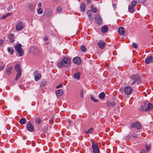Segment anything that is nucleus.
<instances>
[{
    "instance_id": "62",
    "label": "nucleus",
    "mask_w": 153,
    "mask_h": 153,
    "mask_svg": "<svg viewBox=\"0 0 153 153\" xmlns=\"http://www.w3.org/2000/svg\"><path fill=\"white\" fill-rule=\"evenodd\" d=\"M27 138V137L26 136H24L23 137V138L24 140H25Z\"/></svg>"
},
{
    "instance_id": "64",
    "label": "nucleus",
    "mask_w": 153,
    "mask_h": 153,
    "mask_svg": "<svg viewBox=\"0 0 153 153\" xmlns=\"http://www.w3.org/2000/svg\"><path fill=\"white\" fill-rule=\"evenodd\" d=\"M113 6L114 8L116 7V5L115 4H113Z\"/></svg>"
},
{
    "instance_id": "30",
    "label": "nucleus",
    "mask_w": 153,
    "mask_h": 153,
    "mask_svg": "<svg viewBox=\"0 0 153 153\" xmlns=\"http://www.w3.org/2000/svg\"><path fill=\"white\" fill-rule=\"evenodd\" d=\"M105 94L104 92H101L99 95V97L102 99H104L105 97Z\"/></svg>"
},
{
    "instance_id": "12",
    "label": "nucleus",
    "mask_w": 153,
    "mask_h": 153,
    "mask_svg": "<svg viewBox=\"0 0 153 153\" xmlns=\"http://www.w3.org/2000/svg\"><path fill=\"white\" fill-rule=\"evenodd\" d=\"M105 45V42L102 40H100L98 43V45L100 49H103Z\"/></svg>"
},
{
    "instance_id": "9",
    "label": "nucleus",
    "mask_w": 153,
    "mask_h": 153,
    "mask_svg": "<svg viewBox=\"0 0 153 153\" xmlns=\"http://www.w3.org/2000/svg\"><path fill=\"white\" fill-rule=\"evenodd\" d=\"M27 128L28 131L30 132L33 131L34 130V127L30 122H28L27 124Z\"/></svg>"
},
{
    "instance_id": "48",
    "label": "nucleus",
    "mask_w": 153,
    "mask_h": 153,
    "mask_svg": "<svg viewBox=\"0 0 153 153\" xmlns=\"http://www.w3.org/2000/svg\"><path fill=\"white\" fill-rule=\"evenodd\" d=\"M63 86V85L62 83H60L59 85H57L56 86V88H60L62 87Z\"/></svg>"
},
{
    "instance_id": "38",
    "label": "nucleus",
    "mask_w": 153,
    "mask_h": 153,
    "mask_svg": "<svg viewBox=\"0 0 153 153\" xmlns=\"http://www.w3.org/2000/svg\"><path fill=\"white\" fill-rule=\"evenodd\" d=\"M137 4V2L135 1H132L131 3V5L133 7H134Z\"/></svg>"
},
{
    "instance_id": "23",
    "label": "nucleus",
    "mask_w": 153,
    "mask_h": 153,
    "mask_svg": "<svg viewBox=\"0 0 153 153\" xmlns=\"http://www.w3.org/2000/svg\"><path fill=\"white\" fill-rule=\"evenodd\" d=\"M108 29V27L106 25H104L102 27V33H104L106 32Z\"/></svg>"
},
{
    "instance_id": "1",
    "label": "nucleus",
    "mask_w": 153,
    "mask_h": 153,
    "mask_svg": "<svg viewBox=\"0 0 153 153\" xmlns=\"http://www.w3.org/2000/svg\"><path fill=\"white\" fill-rule=\"evenodd\" d=\"M71 60L67 57L63 58L60 61L57 63V66L59 68H62L63 67H67L70 64Z\"/></svg>"
},
{
    "instance_id": "7",
    "label": "nucleus",
    "mask_w": 153,
    "mask_h": 153,
    "mask_svg": "<svg viewBox=\"0 0 153 153\" xmlns=\"http://www.w3.org/2000/svg\"><path fill=\"white\" fill-rule=\"evenodd\" d=\"M125 93L127 95H130L133 91L132 88L130 86L126 87L124 89Z\"/></svg>"
},
{
    "instance_id": "41",
    "label": "nucleus",
    "mask_w": 153,
    "mask_h": 153,
    "mask_svg": "<svg viewBox=\"0 0 153 153\" xmlns=\"http://www.w3.org/2000/svg\"><path fill=\"white\" fill-rule=\"evenodd\" d=\"M91 100L94 102H98V100H95V98L92 95L90 96Z\"/></svg>"
},
{
    "instance_id": "37",
    "label": "nucleus",
    "mask_w": 153,
    "mask_h": 153,
    "mask_svg": "<svg viewBox=\"0 0 153 153\" xmlns=\"http://www.w3.org/2000/svg\"><path fill=\"white\" fill-rule=\"evenodd\" d=\"M56 10L59 13H61L62 11V8L60 6H58L56 8Z\"/></svg>"
},
{
    "instance_id": "58",
    "label": "nucleus",
    "mask_w": 153,
    "mask_h": 153,
    "mask_svg": "<svg viewBox=\"0 0 153 153\" xmlns=\"http://www.w3.org/2000/svg\"><path fill=\"white\" fill-rule=\"evenodd\" d=\"M11 13H7V14H6V15L7 16H10L11 14Z\"/></svg>"
},
{
    "instance_id": "34",
    "label": "nucleus",
    "mask_w": 153,
    "mask_h": 153,
    "mask_svg": "<svg viewBox=\"0 0 153 153\" xmlns=\"http://www.w3.org/2000/svg\"><path fill=\"white\" fill-rule=\"evenodd\" d=\"M93 131V128H91L88 129L87 131H84V133L86 134H91L92 133Z\"/></svg>"
},
{
    "instance_id": "17",
    "label": "nucleus",
    "mask_w": 153,
    "mask_h": 153,
    "mask_svg": "<svg viewBox=\"0 0 153 153\" xmlns=\"http://www.w3.org/2000/svg\"><path fill=\"white\" fill-rule=\"evenodd\" d=\"M147 108H146V109H145V111H151L153 108V106L152 105L151 103H147Z\"/></svg>"
},
{
    "instance_id": "29",
    "label": "nucleus",
    "mask_w": 153,
    "mask_h": 153,
    "mask_svg": "<svg viewBox=\"0 0 153 153\" xmlns=\"http://www.w3.org/2000/svg\"><path fill=\"white\" fill-rule=\"evenodd\" d=\"M41 121V120L39 117H38L35 118V122L38 124H39L40 123Z\"/></svg>"
},
{
    "instance_id": "27",
    "label": "nucleus",
    "mask_w": 153,
    "mask_h": 153,
    "mask_svg": "<svg viewBox=\"0 0 153 153\" xmlns=\"http://www.w3.org/2000/svg\"><path fill=\"white\" fill-rule=\"evenodd\" d=\"M21 46L22 45L21 44H19L18 45H15L14 48L16 51L22 49Z\"/></svg>"
},
{
    "instance_id": "3",
    "label": "nucleus",
    "mask_w": 153,
    "mask_h": 153,
    "mask_svg": "<svg viewBox=\"0 0 153 153\" xmlns=\"http://www.w3.org/2000/svg\"><path fill=\"white\" fill-rule=\"evenodd\" d=\"M29 51L30 53H34L36 55H38L40 53L39 49L35 46H33L30 48Z\"/></svg>"
},
{
    "instance_id": "5",
    "label": "nucleus",
    "mask_w": 153,
    "mask_h": 153,
    "mask_svg": "<svg viewBox=\"0 0 153 153\" xmlns=\"http://www.w3.org/2000/svg\"><path fill=\"white\" fill-rule=\"evenodd\" d=\"M130 126L131 128H136L138 129H140L141 127V124L138 122L132 123L131 124Z\"/></svg>"
},
{
    "instance_id": "35",
    "label": "nucleus",
    "mask_w": 153,
    "mask_h": 153,
    "mask_svg": "<svg viewBox=\"0 0 153 153\" xmlns=\"http://www.w3.org/2000/svg\"><path fill=\"white\" fill-rule=\"evenodd\" d=\"M46 83L47 82L46 81V80H44L41 82L40 85L41 86L43 87L45 86Z\"/></svg>"
},
{
    "instance_id": "33",
    "label": "nucleus",
    "mask_w": 153,
    "mask_h": 153,
    "mask_svg": "<svg viewBox=\"0 0 153 153\" xmlns=\"http://www.w3.org/2000/svg\"><path fill=\"white\" fill-rule=\"evenodd\" d=\"M9 53H10L11 54H12L13 52H14V51L13 49L12 48L9 47L7 49Z\"/></svg>"
},
{
    "instance_id": "15",
    "label": "nucleus",
    "mask_w": 153,
    "mask_h": 153,
    "mask_svg": "<svg viewBox=\"0 0 153 153\" xmlns=\"http://www.w3.org/2000/svg\"><path fill=\"white\" fill-rule=\"evenodd\" d=\"M55 93L57 96L60 97L63 94L64 91L63 90L60 89L56 90Z\"/></svg>"
},
{
    "instance_id": "53",
    "label": "nucleus",
    "mask_w": 153,
    "mask_h": 153,
    "mask_svg": "<svg viewBox=\"0 0 153 153\" xmlns=\"http://www.w3.org/2000/svg\"><path fill=\"white\" fill-rule=\"evenodd\" d=\"M4 43V41L3 40L1 39L0 40V44L1 45L3 44Z\"/></svg>"
},
{
    "instance_id": "4",
    "label": "nucleus",
    "mask_w": 153,
    "mask_h": 153,
    "mask_svg": "<svg viewBox=\"0 0 153 153\" xmlns=\"http://www.w3.org/2000/svg\"><path fill=\"white\" fill-rule=\"evenodd\" d=\"M92 147L93 153H100V149L96 143H93L92 145Z\"/></svg>"
},
{
    "instance_id": "18",
    "label": "nucleus",
    "mask_w": 153,
    "mask_h": 153,
    "mask_svg": "<svg viewBox=\"0 0 153 153\" xmlns=\"http://www.w3.org/2000/svg\"><path fill=\"white\" fill-rule=\"evenodd\" d=\"M107 105L108 107H114L116 105V104L114 102L108 101L107 102Z\"/></svg>"
},
{
    "instance_id": "57",
    "label": "nucleus",
    "mask_w": 153,
    "mask_h": 153,
    "mask_svg": "<svg viewBox=\"0 0 153 153\" xmlns=\"http://www.w3.org/2000/svg\"><path fill=\"white\" fill-rule=\"evenodd\" d=\"M38 6L40 8L41 7V6H42V4L41 3H39L38 4Z\"/></svg>"
},
{
    "instance_id": "36",
    "label": "nucleus",
    "mask_w": 153,
    "mask_h": 153,
    "mask_svg": "<svg viewBox=\"0 0 153 153\" xmlns=\"http://www.w3.org/2000/svg\"><path fill=\"white\" fill-rule=\"evenodd\" d=\"M80 49L81 51L83 52H85L87 50L86 47L83 45H82L81 46Z\"/></svg>"
},
{
    "instance_id": "6",
    "label": "nucleus",
    "mask_w": 153,
    "mask_h": 153,
    "mask_svg": "<svg viewBox=\"0 0 153 153\" xmlns=\"http://www.w3.org/2000/svg\"><path fill=\"white\" fill-rule=\"evenodd\" d=\"M25 26V24L22 22H20L17 23L16 26V30L17 31L22 30Z\"/></svg>"
},
{
    "instance_id": "39",
    "label": "nucleus",
    "mask_w": 153,
    "mask_h": 153,
    "mask_svg": "<svg viewBox=\"0 0 153 153\" xmlns=\"http://www.w3.org/2000/svg\"><path fill=\"white\" fill-rule=\"evenodd\" d=\"M48 127L47 126H45V127L42 129V131L44 133L46 132L48 130Z\"/></svg>"
},
{
    "instance_id": "56",
    "label": "nucleus",
    "mask_w": 153,
    "mask_h": 153,
    "mask_svg": "<svg viewBox=\"0 0 153 153\" xmlns=\"http://www.w3.org/2000/svg\"><path fill=\"white\" fill-rule=\"evenodd\" d=\"M136 82V81H135L133 80V81H132L131 83V85H135V84Z\"/></svg>"
},
{
    "instance_id": "55",
    "label": "nucleus",
    "mask_w": 153,
    "mask_h": 153,
    "mask_svg": "<svg viewBox=\"0 0 153 153\" xmlns=\"http://www.w3.org/2000/svg\"><path fill=\"white\" fill-rule=\"evenodd\" d=\"M92 10L94 13H96L97 12V9L96 8L92 9Z\"/></svg>"
},
{
    "instance_id": "28",
    "label": "nucleus",
    "mask_w": 153,
    "mask_h": 153,
    "mask_svg": "<svg viewBox=\"0 0 153 153\" xmlns=\"http://www.w3.org/2000/svg\"><path fill=\"white\" fill-rule=\"evenodd\" d=\"M26 119L24 118H21L19 121V123L22 124H25L26 123Z\"/></svg>"
},
{
    "instance_id": "40",
    "label": "nucleus",
    "mask_w": 153,
    "mask_h": 153,
    "mask_svg": "<svg viewBox=\"0 0 153 153\" xmlns=\"http://www.w3.org/2000/svg\"><path fill=\"white\" fill-rule=\"evenodd\" d=\"M28 7L31 10H33L34 9V6L33 4H29Z\"/></svg>"
},
{
    "instance_id": "20",
    "label": "nucleus",
    "mask_w": 153,
    "mask_h": 153,
    "mask_svg": "<svg viewBox=\"0 0 153 153\" xmlns=\"http://www.w3.org/2000/svg\"><path fill=\"white\" fill-rule=\"evenodd\" d=\"M125 29L124 27H120L118 30V33L119 34L123 35L124 33Z\"/></svg>"
},
{
    "instance_id": "19",
    "label": "nucleus",
    "mask_w": 153,
    "mask_h": 153,
    "mask_svg": "<svg viewBox=\"0 0 153 153\" xmlns=\"http://www.w3.org/2000/svg\"><path fill=\"white\" fill-rule=\"evenodd\" d=\"M8 37L10 40V43H12L14 41V35L13 34L10 33L9 34Z\"/></svg>"
},
{
    "instance_id": "60",
    "label": "nucleus",
    "mask_w": 153,
    "mask_h": 153,
    "mask_svg": "<svg viewBox=\"0 0 153 153\" xmlns=\"http://www.w3.org/2000/svg\"><path fill=\"white\" fill-rule=\"evenodd\" d=\"M49 122L50 124H53V121L52 120H50Z\"/></svg>"
},
{
    "instance_id": "16",
    "label": "nucleus",
    "mask_w": 153,
    "mask_h": 153,
    "mask_svg": "<svg viewBox=\"0 0 153 153\" xmlns=\"http://www.w3.org/2000/svg\"><path fill=\"white\" fill-rule=\"evenodd\" d=\"M147 105V102H143L140 106V109L141 110L145 111Z\"/></svg>"
},
{
    "instance_id": "10",
    "label": "nucleus",
    "mask_w": 153,
    "mask_h": 153,
    "mask_svg": "<svg viewBox=\"0 0 153 153\" xmlns=\"http://www.w3.org/2000/svg\"><path fill=\"white\" fill-rule=\"evenodd\" d=\"M94 18L98 24L101 25L102 24V19L99 14H96Z\"/></svg>"
},
{
    "instance_id": "54",
    "label": "nucleus",
    "mask_w": 153,
    "mask_h": 153,
    "mask_svg": "<svg viewBox=\"0 0 153 153\" xmlns=\"http://www.w3.org/2000/svg\"><path fill=\"white\" fill-rule=\"evenodd\" d=\"M44 39L46 41H47L48 40V37L47 36H45L44 38Z\"/></svg>"
},
{
    "instance_id": "63",
    "label": "nucleus",
    "mask_w": 153,
    "mask_h": 153,
    "mask_svg": "<svg viewBox=\"0 0 153 153\" xmlns=\"http://www.w3.org/2000/svg\"><path fill=\"white\" fill-rule=\"evenodd\" d=\"M88 17L90 20H92V18L91 17L88 16Z\"/></svg>"
},
{
    "instance_id": "25",
    "label": "nucleus",
    "mask_w": 153,
    "mask_h": 153,
    "mask_svg": "<svg viewBox=\"0 0 153 153\" xmlns=\"http://www.w3.org/2000/svg\"><path fill=\"white\" fill-rule=\"evenodd\" d=\"M52 11L51 10L48 9L46 10L45 11V14L48 16H50L52 14Z\"/></svg>"
},
{
    "instance_id": "13",
    "label": "nucleus",
    "mask_w": 153,
    "mask_h": 153,
    "mask_svg": "<svg viewBox=\"0 0 153 153\" xmlns=\"http://www.w3.org/2000/svg\"><path fill=\"white\" fill-rule=\"evenodd\" d=\"M73 62L76 64H79L81 62V60L80 57L76 56L73 59Z\"/></svg>"
},
{
    "instance_id": "32",
    "label": "nucleus",
    "mask_w": 153,
    "mask_h": 153,
    "mask_svg": "<svg viewBox=\"0 0 153 153\" xmlns=\"http://www.w3.org/2000/svg\"><path fill=\"white\" fill-rule=\"evenodd\" d=\"M16 51L19 53V56H22L24 53V51L22 49Z\"/></svg>"
},
{
    "instance_id": "45",
    "label": "nucleus",
    "mask_w": 153,
    "mask_h": 153,
    "mask_svg": "<svg viewBox=\"0 0 153 153\" xmlns=\"http://www.w3.org/2000/svg\"><path fill=\"white\" fill-rule=\"evenodd\" d=\"M132 46L135 48H137L138 47L137 44L135 43H133L132 44Z\"/></svg>"
},
{
    "instance_id": "51",
    "label": "nucleus",
    "mask_w": 153,
    "mask_h": 153,
    "mask_svg": "<svg viewBox=\"0 0 153 153\" xmlns=\"http://www.w3.org/2000/svg\"><path fill=\"white\" fill-rule=\"evenodd\" d=\"M13 8V6L12 5H10L9 7L7 8V10L8 11H9Z\"/></svg>"
},
{
    "instance_id": "24",
    "label": "nucleus",
    "mask_w": 153,
    "mask_h": 153,
    "mask_svg": "<svg viewBox=\"0 0 153 153\" xmlns=\"http://www.w3.org/2000/svg\"><path fill=\"white\" fill-rule=\"evenodd\" d=\"M12 69V67L10 66L8 67L6 70V73L8 75H9L11 74V71Z\"/></svg>"
},
{
    "instance_id": "43",
    "label": "nucleus",
    "mask_w": 153,
    "mask_h": 153,
    "mask_svg": "<svg viewBox=\"0 0 153 153\" xmlns=\"http://www.w3.org/2000/svg\"><path fill=\"white\" fill-rule=\"evenodd\" d=\"M37 13L38 14H42L43 13V11L41 8H39L37 10Z\"/></svg>"
},
{
    "instance_id": "26",
    "label": "nucleus",
    "mask_w": 153,
    "mask_h": 153,
    "mask_svg": "<svg viewBox=\"0 0 153 153\" xmlns=\"http://www.w3.org/2000/svg\"><path fill=\"white\" fill-rule=\"evenodd\" d=\"M128 10L131 13H133L134 11V7L131 6H129L128 7Z\"/></svg>"
},
{
    "instance_id": "59",
    "label": "nucleus",
    "mask_w": 153,
    "mask_h": 153,
    "mask_svg": "<svg viewBox=\"0 0 153 153\" xmlns=\"http://www.w3.org/2000/svg\"><path fill=\"white\" fill-rule=\"evenodd\" d=\"M95 8L94 7V5H92L91 6V10H92V9Z\"/></svg>"
},
{
    "instance_id": "21",
    "label": "nucleus",
    "mask_w": 153,
    "mask_h": 153,
    "mask_svg": "<svg viewBox=\"0 0 153 153\" xmlns=\"http://www.w3.org/2000/svg\"><path fill=\"white\" fill-rule=\"evenodd\" d=\"M80 72H77L76 73H75L74 74V77L75 79L77 80H79L80 79Z\"/></svg>"
},
{
    "instance_id": "2",
    "label": "nucleus",
    "mask_w": 153,
    "mask_h": 153,
    "mask_svg": "<svg viewBox=\"0 0 153 153\" xmlns=\"http://www.w3.org/2000/svg\"><path fill=\"white\" fill-rule=\"evenodd\" d=\"M15 69L16 71L17 72L15 78V80L16 81L18 80L21 74L22 71L20 69V65L19 64H16Z\"/></svg>"
},
{
    "instance_id": "42",
    "label": "nucleus",
    "mask_w": 153,
    "mask_h": 153,
    "mask_svg": "<svg viewBox=\"0 0 153 153\" xmlns=\"http://www.w3.org/2000/svg\"><path fill=\"white\" fill-rule=\"evenodd\" d=\"M87 14L88 16L91 17L92 15V12L91 11L89 10L87 11Z\"/></svg>"
},
{
    "instance_id": "61",
    "label": "nucleus",
    "mask_w": 153,
    "mask_h": 153,
    "mask_svg": "<svg viewBox=\"0 0 153 153\" xmlns=\"http://www.w3.org/2000/svg\"><path fill=\"white\" fill-rule=\"evenodd\" d=\"M92 0H86V1L88 3H90Z\"/></svg>"
},
{
    "instance_id": "47",
    "label": "nucleus",
    "mask_w": 153,
    "mask_h": 153,
    "mask_svg": "<svg viewBox=\"0 0 153 153\" xmlns=\"http://www.w3.org/2000/svg\"><path fill=\"white\" fill-rule=\"evenodd\" d=\"M83 89H82L80 91V97H81L82 98L83 97Z\"/></svg>"
},
{
    "instance_id": "31",
    "label": "nucleus",
    "mask_w": 153,
    "mask_h": 153,
    "mask_svg": "<svg viewBox=\"0 0 153 153\" xmlns=\"http://www.w3.org/2000/svg\"><path fill=\"white\" fill-rule=\"evenodd\" d=\"M145 146H146V151L148 153L150 151L151 147V145H145Z\"/></svg>"
},
{
    "instance_id": "22",
    "label": "nucleus",
    "mask_w": 153,
    "mask_h": 153,
    "mask_svg": "<svg viewBox=\"0 0 153 153\" xmlns=\"http://www.w3.org/2000/svg\"><path fill=\"white\" fill-rule=\"evenodd\" d=\"M85 5L84 3L83 2H82L80 4V8L81 10L82 11H84L85 9Z\"/></svg>"
},
{
    "instance_id": "11",
    "label": "nucleus",
    "mask_w": 153,
    "mask_h": 153,
    "mask_svg": "<svg viewBox=\"0 0 153 153\" xmlns=\"http://www.w3.org/2000/svg\"><path fill=\"white\" fill-rule=\"evenodd\" d=\"M131 79L135 81L140 82L141 80L140 77L138 75L135 74L132 76L131 77Z\"/></svg>"
},
{
    "instance_id": "44",
    "label": "nucleus",
    "mask_w": 153,
    "mask_h": 153,
    "mask_svg": "<svg viewBox=\"0 0 153 153\" xmlns=\"http://www.w3.org/2000/svg\"><path fill=\"white\" fill-rule=\"evenodd\" d=\"M138 3L142 4H144L146 2V0H138Z\"/></svg>"
},
{
    "instance_id": "49",
    "label": "nucleus",
    "mask_w": 153,
    "mask_h": 153,
    "mask_svg": "<svg viewBox=\"0 0 153 153\" xmlns=\"http://www.w3.org/2000/svg\"><path fill=\"white\" fill-rule=\"evenodd\" d=\"M131 136L130 135H127L126 136L125 139L126 140H128L130 138Z\"/></svg>"
},
{
    "instance_id": "14",
    "label": "nucleus",
    "mask_w": 153,
    "mask_h": 153,
    "mask_svg": "<svg viewBox=\"0 0 153 153\" xmlns=\"http://www.w3.org/2000/svg\"><path fill=\"white\" fill-rule=\"evenodd\" d=\"M145 62L146 64L153 62V57L152 56H150L145 59Z\"/></svg>"
},
{
    "instance_id": "46",
    "label": "nucleus",
    "mask_w": 153,
    "mask_h": 153,
    "mask_svg": "<svg viewBox=\"0 0 153 153\" xmlns=\"http://www.w3.org/2000/svg\"><path fill=\"white\" fill-rule=\"evenodd\" d=\"M5 66V65L4 64H3L2 65H1L0 67V71H2L4 68Z\"/></svg>"
},
{
    "instance_id": "8",
    "label": "nucleus",
    "mask_w": 153,
    "mask_h": 153,
    "mask_svg": "<svg viewBox=\"0 0 153 153\" xmlns=\"http://www.w3.org/2000/svg\"><path fill=\"white\" fill-rule=\"evenodd\" d=\"M33 76L35 77V80L36 81H37L40 79L41 77V74L38 73V71H34Z\"/></svg>"
},
{
    "instance_id": "52",
    "label": "nucleus",
    "mask_w": 153,
    "mask_h": 153,
    "mask_svg": "<svg viewBox=\"0 0 153 153\" xmlns=\"http://www.w3.org/2000/svg\"><path fill=\"white\" fill-rule=\"evenodd\" d=\"M7 17V16L6 15L3 16L1 17V19H5Z\"/></svg>"
},
{
    "instance_id": "50",
    "label": "nucleus",
    "mask_w": 153,
    "mask_h": 153,
    "mask_svg": "<svg viewBox=\"0 0 153 153\" xmlns=\"http://www.w3.org/2000/svg\"><path fill=\"white\" fill-rule=\"evenodd\" d=\"M131 137H132L136 138L137 137V135L135 133H133L132 134Z\"/></svg>"
}]
</instances>
